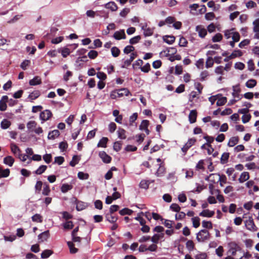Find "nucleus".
<instances>
[{"label":"nucleus","instance_id":"1","mask_svg":"<svg viewBox=\"0 0 259 259\" xmlns=\"http://www.w3.org/2000/svg\"><path fill=\"white\" fill-rule=\"evenodd\" d=\"M130 94L131 93L127 88H121L112 91L110 93V98L115 99L117 98L122 97L124 95L127 96Z\"/></svg>","mask_w":259,"mask_h":259},{"label":"nucleus","instance_id":"2","mask_svg":"<svg viewBox=\"0 0 259 259\" xmlns=\"http://www.w3.org/2000/svg\"><path fill=\"white\" fill-rule=\"evenodd\" d=\"M72 202L76 205L75 208L78 211L84 210L89 206L88 203L79 200L75 197L72 198Z\"/></svg>","mask_w":259,"mask_h":259},{"label":"nucleus","instance_id":"3","mask_svg":"<svg viewBox=\"0 0 259 259\" xmlns=\"http://www.w3.org/2000/svg\"><path fill=\"white\" fill-rule=\"evenodd\" d=\"M228 246L229 248L228 251H231V255L232 256H235L237 251H242L241 248L236 242L234 241L229 242L228 243Z\"/></svg>","mask_w":259,"mask_h":259},{"label":"nucleus","instance_id":"4","mask_svg":"<svg viewBox=\"0 0 259 259\" xmlns=\"http://www.w3.org/2000/svg\"><path fill=\"white\" fill-rule=\"evenodd\" d=\"M245 225L246 229L251 231H256L257 228L255 226L252 217H249L248 220L245 222Z\"/></svg>","mask_w":259,"mask_h":259},{"label":"nucleus","instance_id":"5","mask_svg":"<svg viewBox=\"0 0 259 259\" xmlns=\"http://www.w3.org/2000/svg\"><path fill=\"white\" fill-rule=\"evenodd\" d=\"M196 141V139L195 138H189L188 139V142L183 146L181 149L182 152L184 153V155L186 154L188 149L193 145H194Z\"/></svg>","mask_w":259,"mask_h":259},{"label":"nucleus","instance_id":"6","mask_svg":"<svg viewBox=\"0 0 259 259\" xmlns=\"http://www.w3.org/2000/svg\"><path fill=\"white\" fill-rule=\"evenodd\" d=\"M99 156L104 163L108 164L111 162L112 157L104 151H100Z\"/></svg>","mask_w":259,"mask_h":259},{"label":"nucleus","instance_id":"7","mask_svg":"<svg viewBox=\"0 0 259 259\" xmlns=\"http://www.w3.org/2000/svg\"><path fill=\"white\" fill-rule=\"evenodd\" d=\"M233 90L232 96L234 98L236 99V100H241L242 98V95L240 94L241 89L239 85L233 86Z\"/></svg>","mask_w":259,"mask_h":259},{"label":"nucleus","instance_id":"8","mask_svg":"<svg viewBox=\"0 0 259 259\" xmlns=\"http://www.w3.org/2000/svg\"><path fill=\"white\" fill-rule=\"evenodd\" d=\"M164 233H155L151 238V241L154 244H158L160 240L163 239Z\"/></svg>","mask_w":259,"mask_h":259},{"label":"nucleus","instance_id":"9","mask_svg":"<svg viewBox=\"0 0 259 259\" xmlns=\"http://www.w3.org/2000/svg\"><path fill=\"white\" fill-rule=\"evenodd\" d=\"M8 101V97L7 96H3L0 100V110L4 111L7 109V103Z\"/></svg>","mask_w":259,"mask_h":259},{"label":"nucleus","instance_id":"10","mask_svg":"<svg viewBox=\"0 0 259 259\" xmlns=\"http://www.w3.org/2000/svg\"><path fill=\"white\" fill-rule=\"evenodd\" d=\"M214 211L205 209L200 212L199 215L202 217L211 218L214 215Z\"/></svg>","mask_w":259,"mask_h":259},{"label":"nucleus","instance_id":"11","mask_svg":"<svg viewBox=\"0 0 259 259\" xmlns=\"http://www.w3.org/2000/svg\"><path fill=\"white\" fill-rule=\"evenodd\" d=\"M106 220L110 223L113 224L118 220V217L114 215L113 213L110 214L109 212L105 213Z\"/></svg>","mask_w":259,"mask_h":259},{"label":"nucleus","instance_id":"12","mask_svg":"<svg viewBox=\"0 0 259 259\" xmlns=\"http://www.w3.org/2000/svg\"><path fill=\"white\" fill-rule=\"evenodd\" d=\"M113 37L117 40H120L121 39H125L126 35L123 29L120 30V31H117L115 32Z\"/></svg>","mask_w":259,"mask_h":259},{"label":"nucleus","instance_id":"13","mask_svg":"<svg viewBox=\"0 0 259 259\" xmlns=\"http://www.w3.org/2000/svg\"><path fill=\"white\" fill-rule=\"evenodd\" d=\"M15 162V159L12 156H7L4 158L3 162L9 166H12Z\"/></svg>","mask_w":259,"mask_h":259},{"label":"nucleus","instance_id":"14","mask_svg":"<svg viewBox=\"0 0 259 259\" xmlns=\"http://www.w3.org/2000/svg\"><path fill=\"white\" fill-rule=\"evenodd\" d=\"M50 236V233L49 230L45 231L38 235V239L40 242L46 241Z\"/></svg>","mask_w":259,"mask_h":259},{"label":"nucleus","instance_id":"15","mask_svg":"<svg viewBox=\"0 0 259 259\" xmlns=\"http://www.w3.org/2000/svg\"><path fill=\"white\" fill-rule=\"evenodd\" d=\"M60 135V133L58 130H54L49 132L48 139L49 140H54L56 138L58 137Z\"/></svg>","mask_w":259,"mask_h":259},{"label":"nucleus","instance_id":"16","mask_svg":"<svg viewBox=\"0 0 259 259\" xmlns=\"http://www.w3.org/2000/svg\"><path fill=\"white\" fill-rule=\"evenodd\" d=\"M249 179V174L248 172L244 171L242 172L238 179V181L240 183H243L247 181Z\"/></svg>","mask_w":259,"mask_h":259},{"label":"nucleus","instance_id":"17","mask_svg":"<svg viewBox=\"0 0 259 259\" xmlns=\"http://www.w3.org/2000/svg\"><path fill=\"white\" fill-rule=\"evenodd\" d=\"M73 188V186L68 183H63L62 184L60 190L62 193H66L68 192L69 190H71Z\"/></svg>","mask_w":259,"mask_h":259},{"label":"nucleus","instance_id":"18","mask_svg":"<svg viewBox=\"0 0 259 259\" xmlns=\"http://www.w3.org/2000/svg\"><path fill=\"white\" fill-rule=\"evenodd\" d=\"M41 79L38 76H35L33 79H30L29 81V84L30 85L34 86L36 85H39L41 83Z\"/></svg>","mask_w":259,"mask_h":259},{"label":"nucleus","instance_id":"19","mask_svg":"<svg viewBox=\"0 0 259 259\" xmlns=\"http://www.w3.org/2000/svg\"><path fill=\"white\" fill-rule=\"evenodd\" d=\"M137 56V54L132 53L130 55L129 59L126 60L124 62V64L122 66V68H125L126 66H128L131 64L132 62L134 60L135 57Z\"/></svg>","mask_w":259,"mask_h":259},{"label":"nucleus","instance_id":"20","mask_svg":"<svg viewBox=\"0 0 259 259\" xmlns=\"http://www.w3.org/2000/svg\"><path fill=\"white\" fill-rule=\"evenodd\" d=\"M239 138L238 136L231 137L227 144L228 147H234L239 142Z\"/></svg>","mask_w":259,"mask_h":259},{"label":"nucleus","instance_id":"21","mask_svg":"<svg viewBox=\"0 0 259 259\" xmlns=\"http://www.w3.org/2000/svg\"><path fill=\"white\" fill-rule=\"evenodd\" d=\"M230 157V153L229 152H224L220 158V162L222 164H224L227 163L228 162L229 158Z\"/></svg>","mask_w":259,"mask_h":259},{"label":"nucleus","instance_id":"22","mask_svg":"<svg viewBox=\"0 0 259 259\" xmlns=\"http://www.w3.org/2000/svg\"><path fill=\"white\" fill-rule=\"evenodd\" d=\"M196 31L198 32L199 36L201 38H204L207 34L206 30L202 28L201 26H197L196 27Z\"/></svg>","mask_w":259,"mask_h":259},{"label":"nucleus","instance_id":"23","mask_svg":"<svg viewBox=\"0 0 259 259\" xmlns=\"http://www.w3.org/2000/svg\"><path fill=\"white\" fill-rule=\"evenodd\" d=\"M105 7L108 9L111 10L112 11H115L117 10L118 7L114 2H110L105 4Z\"/></svg>","mask_w":259,"mask_h":259},{"label":"nucleus","instance_id":"24","mask_svg":"<svg viewBox=\"0 0 259 259\" xmlns=\"http://www.w3.org/2000/svg\"><path fill=\"white\" fill-rule=\"evenodd\" d=\"M108 141V138L107 137H103L99 141L97 144L98 147H107V143Z\"/></svg>","mask_w":259,"mask_h":259},{"label":"nucleus","instance_id":"25","mask_svg":"<svg viewBox=\"0 0 259 259\" xmlns=\"http://www.w3.org/2000/svg\"><path fill=\"white\" fill-rule=\"evenodd\" d=\"M53 251L51 249H45L41 253V258L42 259H46L49 258L52 254Z\"/></svg>","mask_w":259,"mask_h":259},{"label":"nucleus","instance_id":"26","mask_svg":"<svg viewBox=\"0 0 259 259\" xmlns=\"http://www.w3.org/2000/svg\"><path fill=\"white\" fill-rule=\"evenodd\" d=\"M47 166L46 165H41L33 173L37 175H41L47 170Z\"/></svg>","mask_w":259,"mask_h":259},{"label":"nucleus","instance_id":"27","mask_svg":"<svg viewBox=\"0 0 259 259\" xmlns=\"http://www.w3.org/2000/svg\"><path fill=\"white\" fill-rule=\"evenodd\" d=\"M133 210L127 208V207H124L121 209H120L119 211V213L121 215H131L133 212Z\"/></svg>","mask_w":259,"mask_h":259},{"label":"nucleus","instance_id":"28","mask_svg":"<svg viewBox=\"0 0 259 259\" xmlns=\"http://www.w3.org/2000/svg\"><path fill=\"white\" fill-rule=\"evenodd\" d=\"M203 138L206 141V144L207 146L211 147V143L213 142L214 140V138L212 136L206 135L203 136Z\"/></svg>","mask_w":259,"mask_h":259},{"label":"nucleus","instance_id":"29","mask_svg":"<svg viewBox=\"0 0 259 259\" xmlns=\"http://www.w3.org/2000/svg\"><path fill=\"white\" fill-rule=\"evenodd\" d=\"M150 185V181H147L146 180H142L141 181L139 184V187L141 189L145 190L148 189Z\"/></svg>","mask_w":259,"mask_h":259},{"label":"nucleus","instance_id":"30","mask_svg":"<svg viewBox=\"0 0 259 259\" xmlns=\"http://www.w3.org/2000/svg\"><path fill=\"white\" fill-rule=\"evenodd\" d=\"M227 102V98L225 97L219 96L218 97L217 101V105L218 106H223L225 105Z\"/></svg>","mask_w":259,"mask_h":259},{"label":"nucleus","instance_id":"31","mask_svg":"<svg viewBox=\"0 0 259 259\" xmlns=\"http://www.w3.org/2000/svg\"><path fill=\"white\" fill-rule=\"evenodd\" d=\"M31 220L34 222L42 223L43 218L42 215L39 213H35L31 217Z\"/></svg>","mask_w":259,"mask_h":259},{"label":"nucleus","instance_id":"32","mask_svg":"<svg viewBox=\"0 0 259 259\" xmlns=\"http://www.w3.org/2000/svg\"><path fill=\"white\" fill-rule=\"evenodd\" d=\"M50 192L51 190L49 185L47 182H45L44 183V188L42 192V194L44 196H48L49 195Z\"/></svg>","mask_w":259,"mask_h":259},{"label":"nucleus","instance_id":"33","mask_svg":"<svg viewBox=\"0 0 259 259\" xmlns=\"http://www.w3.org/2000/svg\"><path fill=\"white\" fill-rule=\"evenodd\" d=\"M80 159V158L79 156L77 155H74L72 157V160L69 162V165L72 167H74L76 164L79 162Z\"/></svg>","mask_w":259,"mask_h":259},{"label":"nucleus","instance_id":"34","mask_svg":"<svg viewBox=\"0 0 259 259\" xmlns=\"http://www.w3.org/2000/svg\"><path fill=\"white\" fill-rule=\"evenodd\" d=\"M11 122L7 119H4L1 123V127L3 130H6L9 127V126L11 125Z\"/></svg>","mask_w":259,"mask_h":259},{"label":"nucleus","instance_id":"35","mask_svg":"<svg viewBox=\"0 0 259 259\" xmlns=\"http://www.w3.org/2000/svg\"><path fill=\"white\" fill-rule=\"evenodd\" d=\"M196 188L193 191V192H196L197 193H200L203 190L207 188V185H201L199 183H196Z\"/></svg>","mask_w":259,"mask_h":259},{"label":"nucleus","instance_id":"36","mask_svg":"<svg viewBox=\"0 0 259 259\" xmlns=\"http://www.w3.org/2000/svg\"><path fill=\"white\" fill-rule=\"evenodd\" d=\"M163 40L166 43L171 45L175 41V37L174 36L166 35L163 37Z\"/></svg>","mask_w":259,"mask_h":259},{"label":"nucleus","instance_id":"37","mask_svg":"<svg viewBox=\"0 0 259 259\" xmlns=\"http://www.w3.org/2000/svg\"><path fill=\"white\" fill-rule=\"evenodd\" d=\"M117 133L119 139L124 140L126 138V136L125 135V131L123 128H119L117 131Z\"/></svg>","mask_w":259,"mask_h":259},{"label":"nucleus","instance_id":"38","mask_svg":"<svg viewBox=\"0 0 259 259\" xmlns=\"http://www.w3.org/2000/svg\"><path fill=\"white\" fill-rule=\"evenodd\" d=\"M11 150L12 152L14 154H16L17 152H18V153H21L20 149L14 142H12L11 144Z\"/></svg>","mask_w":259,"mask_h":259},{"label":"nucleus","instance_id":"39","mask_svg":"<svg viewBox=\"0 0 259 259\" xmlns=\"http://www.w3.org/2000/svg\"><path fill=\"white\" fill-rule=\"evenodd\" d=\"M193 223V227L195 228H197L200 226V219L198 217H194L191 219Z\"/></svg>","mask_w":259,"mask_h":259},{"label":"nucleus","instance_id":"40","mask_svg":"<svg viewBox=\"0 0 259 259\" xmlns=\"http://www.w3.org/2000/svg\"><path fill=\"white\" fill-rule=\"evenodd\" d=\"M68 146V143L66 141H62L59 144V148L61 152H64L66 151Z\"/></svg>","mask_w":259,"mask_h":259},{"label":"nucleus","instance_id":"41","mask_svg":"<svg viewBox=\"0 0 259 259\" xmlns=\"http://www.w3.org/2000/svg\"><path fill=\"white\" fill-rule=\"evenodd\" d=\"M60 213L62 214V218L67 221H69L68 220L72 219L73 217L72 214L67 211H61L60 212Z\"/></svg>","mask_w":259,"mask_h":259},{"label":"nucleus","instance_id":"42","mask_svg":"<svg viewBox=\"0 0 259 259\" xmlns=\"http://www.w3.org/2000/svg\"><path fill=\"white\" fill-rule=\"evenodd\" d=\"M77 177L79 180H85L89 179V175L83 171H79L77 174Z\"/></svg>","mask_w":259,"mask_h":259},{"label":"nucleus","instance_id":"43","mask_svg":"<svg viewBox=\"0 0 259 259\" xmlns=\"http://www.w3.org/2000/svg\"><path fill=\"white\" fill-rule=\"evenodd\" d=\"M202 226L205 229H211L213 227L212 224L210 221L203 220L202 222Z\"/></svg>","mask_w":259,"mask_h":259},{"label":"nucleus","instance_id":"44","mask_svg":"<svg viewBox=\"0 0 259 259\" xmlns=\"http://www.w3.org/2000/svg\"><path fill=\"white\" fill-rule=\"evenodd\" d=\"M186 247L190 251H192L195 249V245L192 240H189L186 242Z\"/></svg>","mask_w":259,"mask_h":259},{"label":"nucleus","instance_id":"45","mask_svg":"<svg viewBox=\"0 0 259 259\" xmlns=\"http://www.w3.org/2000/svg\"><path fill=\"white\" fill-rule=\"evenodd\" d=\"M122 147V142L121 141H117L114 143L113 149L116 152L119 151Z\"/></svg>","mask_w":259,"mask_h":259},{"label":"nucleus","instance_id":"46","mask_svg":"<svg viewBox=\"0 0 259 259\" xmlns=\"http://www.w3.org/2000/svg\"><path fill=\"white\" fill-rule=\"evenodd\" d=\"M162 163L159 164V168L157 170L155 175L157 177H161L162 174H164L165 171V168L164 166H162Z\"/></svg>","mask_w":259,"mask_h":259},{"label":"nucleus","instance_id":"47","mask_svg":"<svg viewBox=\"0 0 259 259\" xmlns=\"http://www.w3.org/2000/svg\"><path fill=\"white\" fill-rule=\"evenodd\" d=\"M205 161H207L209 163V164L207 166V168H208V170L210 172L213 171L214 169V166H213V163L212 162V158L211 157H207L205 159Z\"/></svg>","mask_w":259,"mask_h":259},{"label":"nucleus","instance_id":"48","mask_svg":"<svg viewBox=\"0 0 259 259\" xmlns=\"http://www.w3.org/2000/svg\"><path fill=\"white\" fill-rule=\"evenodd\" d=\"M169 209L171 211L178 213L180 212L181 208L177 203H173L170 205Z\"/></svg>","mask_w":259,"mask_h":259},{"label":"nucleus","instance_id":"49","mask_svg":"<svg viewBox=\"0 0 259 259\" xmlns=\"http://www.w3.org/2000/svg\"><path fill=\"white\" fill-rule=\"evenodd\" d=\"M36 122L35 121H29L27 123V128L30 131H33V129L36 127Z\"/></svg>","mask_w":259,"mask_h":259},{"label":"nucleus","instance_id":"50","mask_svg":"<svg viewBox=\"0 0 259 259\" xmlns=\"http://www.w3.org/2000/svg\"><path fill=\"white\" fill-rule=\"evenodd\" d=\"M204 161H205V159H200L198 161V162L197 163V164L195 166L196 170H204L205 168L203 166V165L204 164Z\"/></svg>","mask_w":259,"mask_h":259},{"label":"nucleus","instance_id":"51","mask_svg":"<svg viewBox=\"0 0 259 259\" xmlns=\"http://www.w3.org/2000/svg\"><path fill=\"white\" fill-rule=\"evenodd\" d=\"M215 174H217L216 176H218L219 177L218 181L216 182V183L219 182H223L224 184H226L227 183V178L225 175H221L220 173H215Z\"/></svg>","mask_w":259,"mask_h":259},{"label":"nucleus","instance_id":"52","mask_svg":"<svg viewBox=\"0 0 259 259\" xmlns=\"http://www.w3.org/2000/svg\"><path fill=\"white\" fill-rule=\"evenodd\" d=\"M65 161V158L62 156H56L55 157V160L53 164H58V165H61Z\"/></svg>","mask_w":259,"mask_h":259},{"label":"nucleus","instance_id":"53","mask_svg":"<svg viewBox=\"0 0 259 259\" xmlns=\"http://www.w3.org/2000/svg\"><path fill=\"white\" fill-rule=\"evenodd\" d=\"M257 82L255 79H251L248 80L246 83V86L248 88H252L256 85Z\"/></svg>","mask_w":259,"mask_h":259},{"label":"nucleus","instance_id":"54","mask_svg":"<svg viewBox=\"0 0 259 259\" xmlns=\"http://www.w3.org/2000/svg\"><path fill=\"white\" fill-rule=\"evenodd\" d=\"M149 122L148 120L144 119L142 121L140 125L139 126V130L143 131L144 129L148 128Z\"/></svg>","mask_w":259,"mask_h":259},{"label":"nucleus","instance_id":"55","mask_svg":"<svg viewBox=\"0 0 259 259\" xmlns=\"http://www.w3.org/2000/svg\"><path fill=\"white\" fill-rule=\"evenodd\" d=\"M163 221H164V222L162 223L166 228L168 229H171L172 228V224L174 223V221L165 219Z\"/></svg>","mask_w":259,"mask_h":259},{"label":"nucleus","instance_id":"56","mask_svg":"<svg viewBox=\"0 0 259 259\" xmlns=\"http://www.w3.org/2000/svg\"><path fill=\"white\" fill-rule=\"evenodd\" d=\"M42 158L45 162L47 164H49L52 161V156L51 153L45 154V155H43Z\"/></svg>","mask_w":259,"mask_h":259},{"label":"nucleus","instance_id":"57","mask_svg":"<svg viewBox=\"0 0 259 259\" xmlns=\"http://www.w3.org/2000/svg\"><path fill=\"white\" fill-rule=\"evenodd\" d=\"M242 55V52L239 50H235L230 56V58L234 59L237 57H241Z\"/></svg>","mask_w":259,"mask_h":259},{"label":"nucleus","instance_id":"58","mask_svg":"<svg viewBox=\"0 0 259 259\" xmlns=\"http://www.w3.org/2000/svg\"><path fill=\"white\" fill-rule=\"evenodd\" d=\"M111 51L112 55L114 57H118L120 53V50L116 47H112L111 48Z\"/></svg>","mask_w":259,"mask_h":259},{"label":"nucleus","instance_id":"59","mask_svg":"<svg viewBox=\"0 0 259 259\" xmlns=\"http://www.w3.org/2000/svg\"><path fill=\"white\" fill-rule=\"evenodd\" d=\"M40 96V92L39 91H35L30 93L28 96V98L31 100H35Z\"/></svg>","mask_w":259,"mask_h":259},{"label":"nucleus","instance_id":"60","mask_svg":"<svg viewBox=\"0 0 259 259\" xmlns=\"http://www.w3.org/2000/svg\"><path fill=\"white\" fill-rule=\"evenodd\" d=\"M39 119L41 120V123H42L45 121L51 119L53 115V114H47V117H46V114H39Z\"/></svg>","mask_w":259,"mask_h":259},{"label":"nucleus","instance_id":"61","mask_svg":"<svg viewBox=\"0 0 259 259\" xmlns=\"http://www.w3.org/2000/svg\"><path fill=\"white\" fill-rule=\"evenodd\" d=\"M137 147L132 145H127L124 149L125 152H134L137 151Z\"/></svg>","mask_w":259,"mask_h":259},{"label":"nucleus","instance_id":"62","mask_svg":"<svg viewBox=\"0 0 259 259\" xmlns=\"http://www.w3.org/2000/svg\"><path fill=\"white\" fill-rule=\"evenodd\" d=\"M44 185V183L40 180H37L36 181L35 189L36 192L39 193L41 190L42 186Z\"/></svg>","mask_w":259,"mask_h":259},{"label":"nucleus","instance_id":"63","mask_svg":"<svg viewBox=\"0 0 259 259\" xmlns=\"http://www.w3.org/2000/svg\"><path fill=\"white\" fill-rule=\"evenodd\" d=\"M119 209V206L116 204H113L110 206L109 208V212L110 214L113 213L118 210Z\"/></svg>","mask_w":259,"mask_h":259},{"label":"nucleus","instance_id":"64","mask_svg":"<svg viewBox=\"0 0 259 259\" xmlns=\"http://www.w3.org/2000/svg\"><path fill=\"white\" fill-rule=\"evenodd\" d=\"M222 38L223 35L222 34L218 33L212 37V40L213 42H219L222 39Z\"/></svg>","mask_w":259,"mask_h":259}]
</instances>
